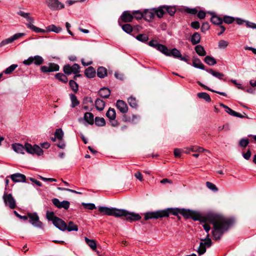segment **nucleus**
I'll use <instances>...</instances> for the list:
<instances>
[{"label":"nucleus","mask_w":256,"mask_h":256,"mask_svg":"<svg viewBox=\"0 0 256 256\" xmlns=\"http://www.w3.org/2000/svg\"><path fill=\"white\" fill-rule=\"evenodd\" d=\"M65 230H67L68 232L78 231V226L74 224L72 222L70 221L68 222V224L65 222Z\"/></svg>","instance_id":"nucleus-22"},{"label":"nucleus","mask_w":256,"mask_h":256,"mask_svg":"<svg viewBox=\"0 0 256 256\" xmlns=\"http://www.w3.org/2000/svg\"><path fill=\"white\" fill-rule=\"evenodd\" d=\"M246 24L248 28L256 29V24L249 21H246Z\"/></svg>","instance_id":"nucleus-63"},{"label":"nucleus","mask_w":256,"mask_h":256,"mask_svg":"<svg viewBox=\"0 0 256 256\" xmlns=\"http://www.w3.org/2000/svg\"><path fill=\"white\" fill-rule=\"evenodd\" d=\"M18 14L25 18L28 22V23L26 24L28 28L36 32H44V30L32 24L34 20V18L30 16V14L29 13H26L23 11H19L18 12Z\"/></svg>","instance_id":"nucleus-4"},{"label":"nucleus","mask_w":256,"mask_h":256,"mask_svg":"<svg viewBox=\"0 0 256 256\" xmlns=\"http://www.w3.org/2000/svg\"><path fill=\"white\" fill-rule=\"evenodd\" d=\"M197 96L200 98L204 99L207 102H210L211 101V98L210 95L206 92H198Z\"/></svg>","instance_id":"nucleus-41"},{"label":"nucleus","mask_w":256,"mask_h":256,"mask_svg":"<svg viewBox=\"0 0 256 256\" xmlns=\"http://www.w3.org/2000/svg\"><path fill=\"white\" fill-rule=\"evenodd\" d=\"M197 13V16L200 19H204L206 17V12L203 10H200Z\"/></svg>","instance_id":"nucleus-64"},{"label":"nucleus","mask_w":256,"mask_h":256,"mask_svg":"<svg viewBox=\"0 0 256 256\" xmlns=\"http://www.w3.org/2000/svg\"><path fill=\"white\" fill-rule=\"evenodd\" d=\"M155 15L159 18H161L163 16L164 14L166 13V10L163 8L162 6H160L158 8H154Z\"/></svg>","instance_id":"nucleus-31"},{"label":"nucleus","mask_w":256,"mask_h":256,"mask_svg":"<svg viewBox=\"0 0 256 256\" xmlns=\"http://www.w3.org/2000/svg\"><path fill=\"white\" fill-rule=\"evenodd\" d=\"M18 67L17 64H12L8 68H6L4 72L5 74H11L16 68Z\"/></svg>","instance_id":"nucleus-52"},{"label":"nucleus","mask_w":256,"mask_h":256,"mask_svg":"<svg viewBox=\"0 0 256 256\" xmlns=\"http://www.w3.org/2000/svg\"><path fill=\"white\" fill-rule=\"evenodd\" d=\"M192 66L196 68H198L202 70H204V66L201 62L200 60L198 58H194L193 60Z\"/></svg>","instance_id":"nucleus-33"},{"label":"nucleus","mask_w":256,"mask_h":256,"mask_svg":"<svg viewBox=\"0 0 256 256\" xmlns=\"http://www.w3.org/2000/svg\"><path fill=\"white\" fill-rule=\"evenodd\" d=\"M2 198L6 206H8L11 209L16 208V202L11 194L4 192Z\"/></svg>","instance_id":"nucleus-6"},{"label":"nucleus","mask_w":256,"mask_h":256,"mask_svg":"<svg viewBox=\"0 0 256 256\" xmlns=\"http://www.w3.org/2000/svg\"><path fill=\"white\" fill-rule=\"evenodd\" d=\"M119 24L122 26V30L126 32L127 34H130L132 32V27L131 24H126L123 25H121L120 22L118 21Z\"/></svg>","instance_id":"nucleus-36"},{"label":"nucleus","mask_w":256,"mask_h":256,"mask_svg":"<svg viewBox=\"0 0 256 256\" xmlns=\"http://www.w3.org/2000/svg\"><path fill=\"white\" fill-rule=\"evenodd\" d=\"M190 26L195 30H198L200 27V22L198 21H194L191 22Z\"/></svg>","instance_id":"nucleus-62"},{"label":"nucleus","mask_w":256,"mask_h":256,"mask_svg":"<svg viewBox=\"0 0 256 256\" xmlns=\"http://www.w3.org/2000/svg\"><path fill=\"white\" fill-rule=\"evenodd\" d=\"M163 8L166 10V12H168L170 16H173L176 13V9L175 6H163Z\"/></svg>","instance_id":"nucleus-37"},{"label":"nucleus","mask_w":256,"mask_h":256,"mask_svg":"<svg viewBox=\"0 0 256 256\" xmlns=\"http://www.w3.org/2000/svg\"><path fill=\"white\" fill-rule=\"evenodd\" d=\"M128 102L130 106L136 109L138 107V100L133 96H130L128 98Z\"/></svg>","instance_id":"nucleus-29"},{"label":"nucleus","mask_w":256,"mask_h":256,"mask_svg":"<svg viewBox=\"0 0 256 256\" xmlns=\"http://www.w3.org/2000/svg\"><path fill=\"white\" fill-rule=\"evenodd\" d=\"M69 86L74 92H78V86L74 80H71L69 81Z\"/></svg>","instance_id":"nucleus-43"},{"label":"nucleus","mask_w":256,"mask_h":256,"mask_svg":"<svg viewBox=\"0 0 256 256\" xmlns=\"http://www.w3.org/2000/svg\"><path fill=\"white\" fill-rule=\"evenodd\" d=\"M82 205L84 207L88 210H93L96 208V206L94 204L92 203H82Z\"/></svg>","instance_id":"nucleus-53"},{"label":"nucleus","mask_w":256,"mask_h":256,"mask_svg":"<svg viewBox=\"0 0 256 256\" xmlns=\"http://www.w3.org/2000/svg\"><path fill=\"white\" fill-rule=\"evenodd\" d=\"M194 50L200 56H204L206 55V52L204 46L201 45L196 46L194 48Z\"/></svg>","instance_id":"nucleus-32"},{"label":"nucleus","mask_w":256,"mask_h":256,"mask_svg":"<svg viewBox=\"0 0 256 256\" xmlns=\"http://www.w3.org/2000/svg\"><path fill=\"white\" fill-rule=\"evenodd\" d=\"M120 18L124 22H131L134 18V16L130 11L126 10L122 12Z\"/></svg>","instance_id":"nucleus-17"},{"label":"nucleus","mask_w":256,"mask_h":256,"mask_svg":"<svg viewBox=\"0 0 256 256\" xmlns=\"http://www.w3.org/2000/svg\"><path fill=\"white\" fill-rule=\"evenodd\" d=\"M98 211L108 216H114L115 217L124 216L126 220L128 222H136L141 219L142 217L138 214L134 212H128L123 209H117L116 208H110L106 206H99Z\"/></svg>","instance_id":"nucleus-3"},{"label":"nucleus","mask_w":256,"mask_h":256,"mask_svg":"<svg viewBox=\"0 0 256 256\" xmlns=\"http://www.w3.org/2000/svg\"><path fill=\"white\" fill-rule=\"evenodd\" d=\"M25 150L29 154H36L39 156L42 155L44 152L36 144L32 146L28 143L25 144Z\"/></svg>","instance_id":"nucleus-5"},{"label":"nucleus","mask_w":256,"mask_h":256,"mask_svg":"<svg viewBox=\"0 0 256 256\" xmlns=\"http://www.w3.org/2000/svg\"><path fill=\"white\" fill-rule=\"evenodd\" d=\"M190 218L194 220L204 223L208 222L212 224L214 230H212V235L215 240H220L224 232L228 231L234 223L233 219L216 213H209L206 216L203 217L199 214L192 211Z\"/></svg>","instance_id":"nucleus-1"},{"label":"nucleus","mask_w":256,"mask_h":256,"mask_svg":"<svg viewBox=\"0 0 256 256\" xmlns=\"http://www.w3.org/2000/svg\"><path fill=\"white\" fill-rule=\"evenodd\" d=\"M106 116L110 120H114L116 118V112L114 108H110L106 113Z\"/></svg>","instance_id":"nucleus-27"},{"label":"nucleus","mask_w":256,"mask_h":256,"mask_svg":"<svg viewBox=\"0 0 256 256\" xmlns=\"http://www.w3.org/2000/svg\"><path fill=\"white\" fill-rule=\"evenodd\" d=\"M86 244L93 250H96V242L94 240H90L86 237L84 238Z\"/></svg>","instance_id":"nucleus-34"},{"label":"nucleus","mask_w":256,"mask_h":256,"mask_svg":"<svg viewBox=\"0 0 256 256\" xmlns=\"http://www.w3.org/2000/svg\"><path fill=\"white\" fill-rule=\"evenodd\" d=\"M12 42H13L12 40V38L10 36V38H6V39L2 40L0 42V48H2V46H4L8 44H10V43H12Z\"/></svg>","instance_id":"nucleus-55"},{"label":"nucleus","mask_w":256,"mask_h":256,"mask_svg":"<svg viewBox=\"0 0 256 256\" xmlns=\"http://www.w3.org/2000/svg\"><path fill=\"white\" fill-rule=\"evenodd\" d=\"M25 36L24 33H16L11 36L12 42Z\"/></svg>","instance_id":"nucleus-58"},{"label":"nucleus","mask_w":256,"mask_h":256,"mask_svg":"<svg viewBox=\"0 0 256 256\" xmlns=\"http://www.w3.org/2000/svg\"><path fill=\"white\" fill-rule=\"evenodd\" d=\"M97 76L100 78H104L107 76V70L103 67H99L97 70Z\"/></svg>","instance_id":"nucleus-30"},{"label":"nucleus","mask_w":256,"mask_h":256,"mask_svg":"<svg viewBox=\"0 0 256 256\" xmlns=\"http://www.w3.org/2000/svg\"><path fill=\"white\" fill-rule=\"evenodd\" d=\"M132 14L134 16V18L136 20L144 18L143 12L142 13L140 10H134L132 12Z\"/></svg>","instance_id":"nucleus-51"},{"label":"nucleus","mask_w":256,"mask_h":256,"mask_svg":"<svg viewBox=\"0 0 256 256\" xmlns=\"http://www.w3.org/2000/svg\"><path fill=\"white\" fill-rule=\"evenodd\" d=\"M46 218L48 220L52 221V222L55 220L56 218H58L57 216H54L53 212L49 210H47L46 212Z\"/></svg>","instance_id":"nucleus-48"},{"label":"nucleus","mask_w":256,"mask_h":256,"mask_svg":"<svg viewBox=\"0 0 256 256\" xmlns=\"http://www.w3.org/2000/svg\"><path fill=\"white\" fill-rule=\"evenodd\" d=\"M12 148L14 151L18 153L24 154L25 146H24L20 144H12Z\"/></svg>","instance_id":"nucleus-24"},{"label":"nucleus","mask_w":256,"mask_h":256,"mask_svg":"<svg viewBox=\"0 0 256 256\" xmlns=\"http://www.w3.org/2000/svg\"><path fill=\"white\" fill-rule=\"evenodd\" d=\"M200 34L198 32H195L192 36L190 41L192 45H196L200 42Z\"/></svg>","instance_id":"nucleus-21"},{"label":"nucleus","mask_w":256,"mask_h":256,"mask_svg":"<svg viewBox=\"0 0 256 256\" xmlns=\"http://www.w3.org/2000/svg\"><path fill=\"white\" fill-rule=\"evenodd\" d=\"M54 136L56 138L57 140H61L62 139L64 133L62 128H58L56 130Z\"/></svg>","instance_id":"nucleus-45"},{"label":"nucleus","mask_w":256,"mask_h":256,"mask_svg":"<svg viewBox=\"0 0 256 256\" xmlns=\"http://www.w3.org/2000/svg\"><path fill=\"white\" fill-rule=\"evenodd\" d=\"M144 19L150 22L155 16L154 8L151 10H145L143 12Z\"/></svg>","instance_id":"nucleus-16"},{"label":"nucleus","mask_w":256,"mask_h":256,"mask_svg":"<svg viewBox=\"0 0 256 256\" xmlns=\"http://www.w3.org/2000/svg\"><path fill=\"white\" fill-rule=\"evenodd\" d=\"M204 62L209 66H214L216 64V60L212 56H207L204 58Z\"/></svg>","instance_id":"nucleus-39"},{"label":"nucleus","mask_w":256,"mask_h":256,"mask_svg":"<svg viewBox=\"0 0 256 256\" xmlns=\"http://www.w3.org/2000/svg\"><path fill=\"white\" fill-rule=\"evenodd\" d=\"M95 106L97 110L102 111L104 108L105 102L103 100L97 98L95 102Z\"/></svg>","instance_id":"nucleus-28"},{"label":"nucleus","mask_w":256,"mask_h":256,"mask_svg":"<svg viewBox=\"0 0 256 256\" xmlns=\"http://www.w3.org/2000/svg\"><path fill=\"white\" fill-rule=\"evenodd\" d=\"M197 83L198 84L199 86H200L202 87L205 90H206L212 92H216V93L218 94H220V95H222V96H227V94H226V93H225L224 92H220L216 91V90H212L210 89V88H209L207 86L204 85V84H202V82H200L199 81Z\"/></svg>","instance_id":"nucleus-38"},{"label":"nucleus","mask_w":256,"mask_h":256,"mask_svg":"<svg viewBox=\"0 0 256 256\" xmlns=\"http://www.w3.org/2000/svg\"><path fill=\"white\" fill-rule=\"evenodd\" d=\"M25 36L24 33H16L11 36L12 42Z\"/></svg>","instance_id":"nucleus-59"},{"label":"nucleus","mask_w":256,"mask_h":256,"mask_svg":"<svg viewBox=\"0 0 256 256\" xmlns=\"http://www.w3.org/2000/svg\"><path fill=\"white\" fill-rule=\"evenodd\" d=\"M206 186L209 189L212 191L216 192L218 190L216 186L210 182H206Z\"/></svg>","instance_id":"nucleus-56"},{"label":"nucleus","mask_w":256,"mask_h":256,"mask_svg":"<svg viewBox=\"0 0 256 256\" xmlns=\"http://www.w3.org/2000/svg\"><path fill=\"white\" fill-rule=\"evenodd\" d=\"M12 180L15 182H26V176L20 173H16L10 176Z\"/></svg>","instance_id":"nucleus-14"},{"label":"nucleus","mask_w":256,"mask_h":256,"mask_svg":"<svg viewBox=\"0 0 256 256\" xmlns=\"http://www.w3.org/2000/svg\"><path fill=\"white\" fill-rule=\"evenodd\" d=\"M59 66L54 63H49L48 66H43L40 68V70L42 72H56L59 70Z\"/></svg>","instance_id":"nucleus-11"},{"label":"nucleus","mask_w":256,"mask_h":256,"mask_svg":"<svg viewBox=\"0 0 256 256\" xmlns=\"http://www.w3.org/2000/svg\"><path fill=\"white\" fill-rule=\"evenodd\" d=\"M116 106L118 109L122 114H126L128 111V108L127 104L124 100H117Z\"/></svg>","instance_id":"nucleus-15"},{"label":"nucleus","mask_w":256,"mask_h":256,"mask_svg":"<svg viewBox=\"0 0 256 256\" xmlns=\"http://www.w3.org/2000/svg\"><path fill=\"white\" fill-rule=\"evenodd\" d=\"M228 44V42L224 40H220L218 42V46L220 48L224 49Z\"/></svg>","instance_id":"nucleus-54"},{"label":"nucleus","mask_w":256,"mask_h":256,"mask_svg":"<svg viewBox=\"0 0 256 256\" xmlns=\"http://www.w3.org/2000/svg\"><path fill=\"white\" fill-rule=\"evenodd\" d=\"M148 45L156 48L157 50L162 53L163 51L166 50V46L158 43L156 40H152L148 42Z\"/></svg>","instance_id":"nucleus-18"},{"label":"nucleus","mask_w":256,"mask_h":256,"mask_svg":"<svg viewBox=\"0 0 256 256\" xmlns=\"http://www.w3.org/2000/svg\"><path fill=\"white\" fill-rule=\"evenodd\" d=\"M53 204L59 208H64V200L62 202H60V200L56 198L52 200Z\"/></svg>","instance_id":"nucleus-46"},{"label":"nucleus","mask_w":256,"mask_h":256,"mask_svg":"<svg viewBox=\"0 0 256 256\" xmlns=\"http://www.w3.org/2000/svg\"><path fill=\"white\" fill-rule=\"evenodd\" d=\"M94 114L91 112H86L84 116V120L90 124H94Z\"/></svg>","instance_id":"nucleus-35"},{"label":"nucleus","mask_w":256,"mask_h":256,"mask_svg":"<svg viewBox=\"0 0 256 256\" xmlns=\"http://www.w3.org/2000/svg\"><path fill=\"white\" fill-rule=\"evenodd\" d=\"M206 70L208 73L212 74L214 76H215L220 80H223L224 81L226 80L225 79L223 78L224 74L222 72H216L212 68L206 69Z\"/></svg>","instance_id":"nucleus-25"},{"label":"nucleus","mask_w":256,"mask_h":256,"mask_svg":"<svg viewBox=\"0 0 256 256\" xmlns=\"http://www.w3.org/2000/svg\"><path fill=\"white\" fill-rule=\"evenodd\" d=\"M186 12L188 14H196L198 12V10L196 8H187L186 9Z\"/></svg>","instance_id":"nucleus-61"},{"label":"nucleus","mask_w":256,"mask_h":256,"mask_svg":"<svg viewBox=\"0 0 256 256\" xmlns=\"http://www.w3.org/2000/svg\"><path fill=\"white\" fill-rule=\"evenodd\" d=\"M44 62L43 58L40 56H34L29 57L27 60L23 61V64L25 65L29 66L32 63L36 65H40Z\"/></svg>","instance_id":"nucleus-9"},{"label":"nucleus","mask_w":256,"mask_h":256,"mask_svg":"<svg viewBox=\"0 0 256 256\" xmlns=\"http://www.w3.org/2000/svg\"><path fill=\"white\" fill-rule=\"evenodd\" d=\"M210 28V24L208 22H204L201 26V31L202 32H205L206 31L208 30Z\"/></svg>","instance_id":"nucleus-57"},{"label":"nucleus","mask_w":256,"mask_h":256,"mask_svg":"<svg viewBox=\"0 0 256 256\" xmlns=\"http://www.w3.org/2000/svg\"><path fill=\"white\" fill-rule=\"evenodd\" d=\"M249 144V140L248 138H242L240 140L239 142V146L245 148H246L248 144Z\"/></svg>","instance_id":"nucleus-50"},{"label":"nucleus","mask_w":256,"mask_h":256,"mask_svg":"<svg viewBox=\"0 0 256 256\" xmlns=\"http://www.w3.org/2000/svg\"><path fill=\"white\" fill-rule=\"evenodd\" d=\"M28 216L30 218V222L34 226L40 228H43V224L40 221L39 217L36 213L28 212Z\"/></svg>","instance_id":"nucleus-8"},{"label":"nucleus","mask_w":256,"mask_h":256,"mask_svg":"<svg viewBox=\"0 0 256 256\" xmlns=\"http://www.w3.org/2000/svg\"><path fill=\"white\" fill-rule=\"evenodd\" d=\"M252 152L250 150H248L246 152L242 153V156L246 160H248L250 158Z\"/></svg>","instance_id":"nucleus-60"},{"label":"nucleus","mask_w":256,"mask_h":256,"mask_svg":"<svg viewBox=\"0 0 256 256\" xmlns=\"http://www.w3.org/2000/svg\"><path fill=\"white\" fill-rule=\"evenodd\" d=\"M98 94L100 97L107 98L110 94V90L109 88L104 87L100 90Z\"/></svg>","instance_id":"nucleus-20"},{"label":"nucleus","mask_w":256,"mask_h":256,"mask_svg":"<svg viewBox=\"0 0 256 256\" xmlns=\"http://www.w3.org/2000/svg\"><path fill=\"white\" fill-rule=\"evenodd\" d=\"M136 39L140 42H146L148 40V37L146 34H139L136 37Z\"/></svg>","instance_id":"nucleus-47"},{"label":"nucleus","mask_w":256,"mask_h":256,"mask_svg":"<svg viewBox=\"0 0 256 256\" xmlns=\"http://www.w3.org/2000/svg\"><path fill=\"white\" fill-rule=\"evenodd\" d=\"M210 14L212 16L210 18V22L214 24L220 26L223 23L222 18L216 14L214 12H210Z\"/></svg>","instance_id":"nucleus-19"},{"label":"nucleus","mask_w":256,"mask_h":256,"mask_svg":"<svg viewBox=\"0 0 256 256\" xmlns=\"http://www.w3.org/2000/svg\"><path fill=\"white\" fill-rule=\"evenodd\" d=\"M192 211L190 210L175 208H167L166 209L155 212H150L144 214V220H147L150 219L157 220L159 218L168 217L170 214L178 216L180 218L179 214L182 215L186 218H189L192 216Z\"/></svg>","instance_id":"nucleus-2"},{"label":"nucleus","mask_w":256,"mask_h":256,"mask_svg":"<svg viewBox=\"0 0 256 256\" xmlns=\"http://www.w3.org/2000/svg\"><path fill=\"white\" fill-rule=\"evenodd\" d=\"M223 22L227 24H231L234 21V17L224 16L222 18Z\"/></svg>","instance_id":"nucleus-49"},{"label":"nucleus","mask_w":256,"mask_h":256,"mask_svg":"<svg viewBox=\"0 0 256 256\" xmlns=\"http://www.w3.org/2000/svg\"><path fill=\"white\" fill-rule=\"evenodd\" d=\"M70 97L72 102L71 107L75 108L80 104L79 101L78 100L76 96L72 94H70Z\"/></svg>","instance_id":"nucleus-40"},{"label":"nucleus","mask_w":256,"mask_h":256,"mask_svg":"<svg viewBox=\"0 0 256 256\" xmlns=\"http://www.w3.org/2000/svg\"><path fill=\"white\" fill-rule=\"evenodd\" d=\"M80 66L77 64H74L70 66V64L65 65V74L70 75L72 74H77L80 72Z\"/></svg>","instance_id":"nucleus-10"},{"label":"nucleus","mask_w":256,"mask_h":256,"mask_svg":"<svg viewBox=\"0 0 256 256\" xmlns=\"http://www.w3.org/2000/svg\"><path fill=\"white\" fill-rule=\"evenodd\" d=\"M212 245V240L208 239L207 242H201L200 244V246L197 250V252L200 256L206 252V246L210 247Z\"/></svg>","instance_id":"nucleus-13"},{"label":"nucleus","mask_w":256,"mask_h":256,"mask_svg":"<svg viewBox=\"0 0 256 256\" xmlns=\"http://www.w3.org/2000/svg\"><path fill=\"white\" fill-rule=\"evenodd\" d=\"M45 2L52 10H58L64 8L63 4L58 0H45Z\"/></svg>","instance_id":"nucleus-7"},{"label":"nucleus","mask_w":256,"mask_h":256,"mask_svg":"<svg viewBox=\"0 0 256 256\" xmlns=\"http://www.w3.org/2000/svg\"><path fill=\"white\" fill-rule=\"evenodd\" d=\"M47 30L50 32H54L56 33H59L62 31V28L60 27L56 26L54 24H52L47 27Z\"/></svg>","instance_id":"nucleus-44"},{"label":"nucleus","mask_w":256,"mask_h":256,"mask_svg":"<svg viewBox=\"0 0 256 256\" xmlns=\"http://www.w3.org/2000/svg\"><path fill=\"white\" fill-rule=\"evenodd\" d=\"M53 224L58 229L62 231L64 230V222L60 218H56L52 222Z\"/></svg>","instance_id":"nucleus-26"},{"label":"nucleus","mask_w":256,"mask_h":256,"mask_svg":"<svg viewBox=\"0 0 256 256\" xmlns=\"http://www.w3.org/2000/svg\"><path fill=\"white\" fill-rule=\"evenodd\" d=\"M162 54L168 56H173L174 58H179L180 56V52L176 48L170 50L166 46V50L163 51Z\"/></svg>","instance_id":"nucleus-12"},{"label":"nucleus","mask_w":256,"mask_h":256,"mask_svg":"<svg viewBox=\"0 0 256 256\" xmlns=\"http://www.w3.org/2000/svg\"><path fill=\"white\" fill-rule=\"evenodd\" d=\"M86 76L88 78H93L96 76V70L92 66H89L84 71Z\"/></svg>","instance_id":"nucleus-23"},{"label":"nucleus","mask_w":256,"mask_h":256,"mask_svg":"<svg viewBox=\"0 0 256 256\" xmlns=\"http://www.w3.org/2000/svg\"><path fill=\"white\" fill-rule=\"evenodd\" d=\"M95 124L98 126H103L106 125V121L104 118L96 116L95 118Z\"/></svg>","instance_id":"nucleus-42"}]
</instances>
